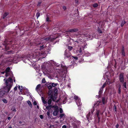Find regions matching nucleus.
Returning a JSON list of instances; mask_svg holds the SVG:
<instances>
[{
    "label": "nucleus",
    "mask_w": 128,
    "mask_h": 128,
    "mask_svg": "<svg viewBox=\"0 0 128 128\" xmlns=\"http://www.w3.org/2000/svg\"><path fill=\"white\" fill-rule=\"evenodd\" d=\"M10 68L9 67L7 68L6 70V77L8 76H10L7 80L6 78H4V80L5 81V82L6 86V87L7 88L8 90L6 91L7 92H8L10 90L12 84V79H14V81L15 82V78L13 76V75L12 73L11 72H10Z\"/></svg>",
    "instance_id": "obj_1"
},
{
    "label": "nucleus",
    "mask_w": 128,
    "mask_h": 128,
    "mask_svg": "<svg viewBox=\"0 0 128 128\" xmlns=\"http://www.w3.org/2000/svg\"><path fill=\"white\" fill-rule=\"evenodd\" d=\"M58 38V37L53 38L52 36L46 38H44L40 39V41H38L37 40L36 44V45L38 46V47L40 48V49L41 50L43 48L46 47L45 43L48 41H52Z\"/></svg>",
    "instance_id": "obj_2"
},
{
    "label": "nucleus",
    "mask_w": 128,
    "mask_h": 128,
    "mask_svg": "<svg viewBox=\"0 0 128 128\" xmlns=\"http://www.w3.org/2000/svg\"><path fill=\"white\" fill-rule=\"evenodd\" d=\"M74 99L76 100V102L78 106H80L82 105V103L80 102V99L77 96H74Z\"/></svg>",
    "instance_id": "obj_3"
},
{
    "label": "nucleus",
    "mask_w": 128,
    "mask_h": 128,
    "mask_svg": "<svg viewBox=\"0 0 128 128\" xmlns=\"http://www.w3.org/2000/svg\"><path fill=\"white\" fill-rule=\"evenodd\" d=\"M56 98L54 97L53 94H52L50 96V98H49L48 100V103L49 104H51V102L52 100L54 102L55 101V100L56 99Z\"/></svg>",
    "instance_id": "obj_4"
},
{
    "label": "nucleus",
    "mask_w": 128,
    "mask_h": 128,
    "mask_svg": "<svg viewBox=\"0 0 128 128\" xmlns=\"http://www.w3.org/2000/svg\"><path fill=\"white\" fill-rule=\"evenodd\" d=\"M47 62L49 65H52L53 66H54L56 67H58L59 65L56 62L52 60H50V61H48Z\"/></svg>",
    "instance_id": "obj_5"
},
{
    "label": "nucleus",
    "mask_w": 128,
    "mask_h": 128,
    "mask_svg": "<svg viewBox=\"0 0 128 128\" xmlns=\"http://www.w3.org/2000/svg\"><path fill=\"white\" fill-rule=\"evenodd\" d=\"M93 112L94 111H91V112H89L86 116L87 119L88 120V121H89L90 120H91Z\"/></svg>",
    "instance_id": "obj_6"
},
{
    "label": "nucleus",
    "mask_w": 128,
    "mask_h": 128,
    "mask_svg": "<svg viewBox=\"0 0 128 128\" xmlns=\"http://www.w3.org/2000/svg\"><path fill=\"white\" fill-rule=\"evenodd\" d=\"M106 85V83H104L103 85L102 86V88H101L100 89V90L99 91V95L98 96H96V98H98V96L100 97V95L102 94V91L103 90L104 88L105 87Z\"/></svg>",
    "instance_id": "obj_7"
},
{
    "label": "nucleus",
    "mask_w": 128,
    "mask_h": 128,
    "mask_svg": "<svg viewBox=\"0 0 128 128\" xmlns=\"http://www.w3.org/2000/svg\"><path fill=\"white\" fill-rule=\"evenodd\" d=\"M78 30L77 28H74L70 29L67 30L66 31V34H69L70 32H76L78 31Z\"/></svg>",
    "instance_id": "obj_8"
},
{
    "label": "nucleus",
    "mask_w": 128,
    "mask_h": 128,
    "mask_svg": "<svg viewBox=\"0 0 128 128\" xmlns=\"http://www.w3.org/2000/svg\"><path fill=\"white\" fill-rule=\"evenodd\" d=\"M124 73H120V75L119 79L120 82L123 83L124 82Z\"/></svg>",
    "instance_id": "obj_9"
},
{
    "label": "nucleus",
    "mask_w": 128,
    "mask_h": 128,
    "mask_svg": "<svg viewBox=\"0 0 128 128\" xmlns=\"http://www.w3.org/2000/svg\"><path fill=\"white\" fill-rule=\"evenodd\" d=\"M54 110L53 112V114L54 116H56L58 114L59 112L58 107L57 106H56L54 108Z\"/></svg>",
    "instance_id": "obj_10"
},
{
    "label": "nucleus",
    "mask_w": 128,
    "mask_h": 128,
    "mask_svg": "<svg viewBox=\"0 0 128 128\" xmlns=\"http://www.w3.org/2000/svg\"><path fill=\"white\" fill-rule=\"evenodd\" d=\"M56 70H55L54 69L52 68V69L51 70L48 69L47 70V72H47V73H52V74L54 73V74L56 73Z\"/></svg>",
    "instance_id": "obj_11"
},
{
    "label": "nucleus",
    "mask_w": 128,
    "mask_h": 128,
    "mask_svg": "<svg viewBox=\"0 0 128 128\" xmlns=\"http://www.w3.org/2000/svg\"><path fill=\"white\" fill-rule=\"evenodd\" d=\"M64 54L65 58H68L71 56V54L68 51L66 50Z\"/></svg>",
    "instance_id": "obj_12"
},
{
    "label": "nucleus",
    "mask_w": 128,
    "mask_h": 128,
    "mask_svg": "<svg viewBox=\"0 0 128 128\" xmlns=\"http://www.w3.org/2000/svg\"><path fill=\"white\" fill-rule=\"evenodd\" d=\"M108 98L107 97H103L102 98V101L103 104H105L107 102Z\"/></svg>",
    "instance_id": "obj_13"
},
{
    "label": "nucleus",
    "mask_w": 128,
    "mask_h": 128,
    "mask_svg": "<svg viewBox=\"0 0 128 128\" xmlns=\"http://www.w3.org/2000/svg\"><path fill=\"white\" fill-rule=\"evenodd\" d=\"M61 66L64 69V70H66L67 67L64 65V62H62L61 64Z\"/></svg>",
    "instance_id": "obj_14"
},
{
    "label": "nucleus",
    "mask_w": 128,
    "mask_h": 128,
    "mask_svg": "<svg viewBox=\"0 0 128 128\" xmlns=\"http://www.w3.org/2000/svg\"><path fill=\"white\" fill-rule=\"evenodd\" d=\"M66 116V115L64 113L61 114L60 115V118H62L63 120L65 118Z\"/></svg>",
    "instance_id": "obj_15"
},
{
    "label": "nucleus",
    "mask_w": 128,
    "mask_h": 128,
    "mask_svg": "<svg viewBox=\"0 0 128 128\" xmlns=\"http://www.w3.org/2000/svg\"><path fill=\"white\" fill-rule=\"evenodd\" d=\"M118 87V93L119 94H120L121 92V86L120 84H119Z\"/></svg>",
    "instance_id": "obj_16"
},
{
    "label": "nucleus",
    "mask_w": 128,
    "mask_h": 128,
    "mask_svg": "<svg viewBox=\"0 0 128 128\" xmlns=\"http://www.w3.org/2000/svg\"><path fill=\"white\" fill-rule=\"evenodd\" d=\"M71 120H73V121H74V122H78V123L79 124H80V122H79L77 120H76V119L74 117H71Z\"/></svg>",
    "instance_id": "obj_17"
},
{
    "label": "nucleus",
    "mask_w": 128,
    "mask_h": 128,
    "mask_svg": "<svg viewBox=\"0 0 128 128\" xmlns=\"http://www.w3.org/2000/svg\"><path fill=\"white\" fill-rule=\"evenodd\" d=\"M38 52H39L38 53V54H37V51H36L34 53L35 54H34L36 55V56H41L43 54V53H40V51H38Z\"/></svg>",
    "instance_id": "obj_18"
},
{
    "label": "nucleus",
    "mask_w": 128,
    "mask_h": 128,
    "mask_svg": "<svg viewBox=\"0 0 128 128\" xmlns=\"http://www.w3.org/2000/svg\"><path fill=\"white\" fill-rule=\"evenodd\" d=\"M41 98L42 101L43 103L45 104H46L47 103V102L44 100V98L42 96L41 97Z\"/></svg>",
    "instance_id": "obj_19"
},
{
    "label": "nucleus",
    "mask_w": 128,
    "mask_h": 128,
    "mask_svg": "<svg viewBox=\"0 0 128 128\" xmlns=\"http://www.w3.org/2000/svg\"><path fill=\"white\" fill-rule=\"evenodd\" d=\"M126 84V82H124L123 84V86L124 87L123 88H124V90H126L127 88Z\"/></svg>",
    "instance_id": "obj_20"
},
{
    "label": "nucleus",
    "mask_w": 128,
    "mask_h": 128,
    "mask_svg": "<svg viewBox=\"0 0 128 128\" xmlns=\"http://www.w3.org/2000/svg\"><path fill=\"white\" fill-rule=\"evenodd\" d=\"M4 94V91H0V97H2Z\"/></svg>",
    "instance_id": "obj_21"
},
{
    "label": "nucleus",
    "mask_w": 128,
    "mask_h": 128,
    "mask_svg": "<svg viewBox=\"0 0 128 128\" xmlns=\"http://www.w3.org/2000/svg\"><path fill=\"white\" fill-rule=\"evenodd\" d=\"M122 54L123 56H125V54L124 50V48H122Z\"/></svg>",
    "instance_id": "obj_22"
},
{
    "label": "nucleus",
    "mask_w": 128,
    "mask_h": 128,
    "mask_svg": "<svg viewBox=\"0 0 128 128\" xmlns=\"http://www.w3.org/2000/svg\"><path fill=\"white\" fill-rule=\"evenodd\" d=\"M8 13H5L3 16V18L4 19L8 15Z\"/></svg>",
    "instance_id": "obj_23"
},
{
    "label": "nucleus",
    "mask_w": 128,
    "mask_h": 128,
    "mask_svg": "<svg viewBox=\"0 0 128 128\" xmlns=\"http://www.w3.org/2000/svg\"><path fill=\"white\" fill-rule=\"evenodd\" d=\"M52 85V87H54L56 86V85L58 84V83H52V84H51Z\"/></svg>",
    "instance_id": "obj_24"
},
{
    "label": "nucleus",
    "mask_w": 128,
    "mask_h": 128,
    "mask_svg": "<svg viewBox=\"0 0 128 128\" xmlns=\"http://www.w3.org/2000/svg\"><path fill=\"white\" fill-rule=\"evenodd\" d=\"M47 114L48 118H51L49 111H48L47 112Z\"/></svg>",
    "instance_id": "obj_25"
},
{
    "label": "nucleus",
    "mask_w": 128,
    "mask_h": 128,
    "mask_svg": "<svg viewBox=\"0 0 128 128\" xmlns=\"http://www.w3.org/2000/svg\"><path fill=\"white\" fill-rule=\"evenodd\" d=\"M18 88L19 89L20 92H21L22 91L23 88L22 86H18Z\"/></svg>",
    "instance_id": "obj_26"
},
{
    "label": "nucleus",
    "mask_w": 128,
    "mask_h": 128,
    "mask_svg": "<svg viewBox=\"0 0 128 128\" xmlns=\"http://www.w3.org/2000/svg\"><path fill=\"white\" fill-rule=\"evenodd\" d=\"M51 108V106H48L46 107V108L48 110V111H49V110Z\"/></svg>",
    "instance_id": "obj_27"
},
{
    "label": "nucleus",
    "mask_w": 128,
    "mask_h": 128,
    "mask_svg": "<svg viewBox=\"0 0 128 128\" xmlns=\"http://www.w3.org/2000/svg\"><path fill=\"white\" fill-rule=\"evenodd\" d=\"M52 87V85L51 84L49 85L48 86V88L49 90L51 89Z\"/></svg>",
    "instance_id": "obj_28"
},
{
    "label": "nucleus",
    "mask_w": 128,
    "mask_h": 128,
    "mask_svg": "<svg viewBox=\"0 0 128 128\" xmlns=\"http://www.w3.org/2000/svg\"><path fill=\"white\" fill-rule=\"evenodd\" d=\"M125 23L126 22L124 20H122L121 24V26L122 27Z\"/></svg>",
    "instance_id": "obj_29"
},
{
    "label": "nucleus",
    "mask_w": 128,
    "mask_h": 128,
    "mask_svg": "<svg viewBox=\"0 0 128 128\" xmlns=\"http://www.w3.org/2000/svg\"><path fill=\"white\" fill-rule=\"evenodd\" d=\"M27 102L28 103V104L30 106H32V103H31V102L30 101H29V100Z\"/></svg>",
    "instance_id": "obj_30"
},
{
    "label": "nucleus",
    "mask_w": 128,
    "mask_h": 128,
    "mask_svg": "<svg viewBox=\"0 0 128 128\" xmlns=\"http://www.w3.org/2000/svg\"><path fill=\"white\" fill-rule=\"evenodd\" d=\"M77 52L80 53H81L82 52V49L81 48H80L79 50H77Z\"/></svg>",
    "instance_id": "obj_31"
},
{
    "label": "nucleus",
    "mask_w": 128,
    "mask_h": 128,
    "mask_svg": "<svg viewBox=\"0 0 128 128\" xmlns=\"http://www.w3.org/2000/svg\"><path fill=\"white\" fill-rule=\"evenodd\" d=\"M59 111H60V114H62V113L63 112V110L61 108H60Z\"/></svg>",
    "instance_id": "obj_32"
},
{
    "label": "nucleus",
    "mask_w": 128,
    "mask_h": 128,
    "mask_svg": "<svg viewBox=\"0 0 128 128\" xmlns=\"http://www.w3.org/2000/svg\"><path fill=\"white\" fill-rule=\"evenodd\" d=\"M100 112V110H97L96 114V115L97 116H100L99 115Z\"/></svg>",
    "instance_id": "obj_33"
},
{
    "label": "nucleus",
    "mask_w": 128,
    "mask_h": 128,
    "mask_svg": "<svg viewBox=\"0 0 128 128\" xmlns=\"http://www.w3.org/2000/svg\"><path fill=\"white\" fill-rule=\"evenodd\" d=\"M37 18H38L40 16V13L39 12H37L36 15Z\"/></svg>",
    "instance_id": "obj_34"
},
{
    "label": "nucleus",
    "mask_w": 128,
    "mask_h": 128,
    "mask_svg": "<svg viewBox=\"0 0 128 128\" xmlns=\"http://www.w3.org/2000/svg\"><path fill=\"white\" fill-rule=\"evenodd\" d=\"M2 100L3 102L4 103H6L7 102V100L4 98Z\"/></svg>",
    "instance_id": "obj_35"
},
{
    "label": "nucleus",
    "mask_w": 128,
    "mask_h": 128,
    "mask_svg": "<svg viewBox=\"0 0 128 128\" xmlns=\"http://www.w3.org/2000/svg\"><path fill=\"white\" fill-rule=\"evenodd\" d=\"M66 97H65L64 98V100H63V104H65L66 102Z\"/></svg>",
    "instance_id": "obj_36"
},
{
    "label": "nucleus",
    "mask_w": 128,
    "mask_h": 128,
    "mask_svg": "<svg viewBox=\"0 0 128 128\" xmlns=\"http://www.w3.org/2000/svg\"><path fill=\"white\" fill-rule=\"evenodd\" d=\"M68 48L70 50H71L72 48V47L71 46H68Z\"/></svg>",
    "instance_id": "obj_37"
},
{
    "label": "nucleus",
    "mask_w": 128,
    "mask_h": 128,
    "mask_svg": "<svg viewBox=\"0 0 128 128\" xmlns=\"http://www.w3.org/2000/svg\"><path fill=\"white\" fill-rule=\"evenodd\" d=\"M40 84H38L36 86V90H37V89H38L40 87Z\"/></svg>",
    "instance_id": "obj_38"
},
{
    "label": "nucleus",
    "mask_w": 128,
    "mask_h": 128,
    "mask_svg": "<svg viewBox=\"0 0 128 128\" xmlns=\"http://www.w3.org/2000/svg\"><path fill=\"white\" fill-rule=\"evenodd\" d=\"M98 33L99 34H102V31L100 29L98 30Z\"/></svg>",
    "instance_id": "obj_39"
},
{
    "label": "nucleus",
    "mask_w": 128,
    "mask_h": 128,
    "mask_svg": "<svg viewBox=\"0 0 128 128\" xmlns=\"http://www.w3.org/2000/svg\"><path fill=\"white\" fill-rule=\"evenodd\" d=\"M41 3V2H38L37 4V6H40Z\"/></svg>",
    "instance_id": "obj_40"
},
{
    "label": "nucleus",
    "mask_w": 128,
    "mask_h": 128,
    "mask_svg": "<svg viewBox=\"0 0 128 128\" xmlns=\"http://www.w3.org/2000/svg\"><path fill=\"white\" fill-rule=\"evenodd\" d=\"M98 6V4L96 3L94 4L93 5V6L94 7H97Z\"/></svg>",
    "instance_id": "obj_41"
},
{
    "label": "nucleus",
    "mask_w": 128,
    "mask_h": 128,
    "mask_svg": "<svg viewBox=\"0 0 128 128\" xmlns=\"http://www.w3.org/2000/svg\"><path fill=\"white\" fill-rule=\"evenodd\" d=\"M101 102V101H98L96 103V104H97L98 106L99 105V104Z\"/></svg>",
    "instance_id": "obj_42"
},
{
    "label": "nucleus",
    "mask_w": 128,
    "mask_h": 128,
    "mask_svg": "<svg viewBox=\"0 0 128 128\" xmlns=\"http://www.w3.org/2000/svg\"><path fill=\"white\" fill-rule=\"evenodd\" d=\"M98 118V122H99L100 120V116H97Z\"/></svg>",
    "instance_id": "obj_43"
},
{
    "label": "nucleus",
    "mask_w": 128,
    "mask_h": 128,
    "mask_svg": "<svg viewBox=\"0 0 128 128\" xmlns=\"http://www.w3.org/2000/svg\"><path fill=\"white\" fill-rule=\"evenodd\" d=\"M62 8L64 10H66V6H63L62 7Z\"/></svg>",
    "instance_id": "obj_44"
},
{
    "label": "nucleus",
    "mask_w": 128,
    "mask_h": 128,
    "mask_svg": "<svg viewBox=\"0 0 128 128\" xmlns=\"http://www.w3.org/2000/svg\"><path fill=\"white\" fill-rule=\"evenodd\" d=\"M75 2L76 4H78V0H75Z\"/></svg>",
    "instance_id": "obj_45"
},
{
    "label": "nucleus",
    "mask_w": 128,
    "mask_h": 128,
    "mask_svg": "<svg viewBox=\"0 0 128 128\" xmlns=\"http://www.w3.org/2000/svg\"><path fill=\"white\" fill-rule=\"evenodd\" d=\"M13 58H12L9 59V60H8V61L10 62H12L13 61Z\"/></svg>",
    "instance_id": "obj_46"
},
{
    "label": "nucleus",
    "mask_w": 128,
    "mask_h": 128,
    "mask_svg": "<svg viewBox=\"0 0 128 128\" xmlns=\"http://www.w3.org/2000/svg\"><path fill=\"white\" fill-rule=\"evenodd\" d=\"M42 82L43 83H45V78H43L42 79Z\"/></svg>",
    "instance_id": "obj_47"
},
{
    "label": "nucleus",
    "mask_w": 128,
    "mask_h": 128,
    "mask_svg": "<svg viewBox=\"0 0 128 128\" xmlns=\"http://www.w3.org/2000/svg\"><path fill=\"white\" fill-rule=\"evenodd\" d=\"M40 117L41 119H42L43 118V116L42 115H40Z\"/></svg>",
    "instance_id": "obj_48"
},
{
    "label": "nucleus",
    "mask_w": 128,
    "mask_h": 128,
    "mask_svg": "<svg viewBox=\"0 0 128 128\" xmlns=\"http://www.w3.org/2000/svg\"><path fill=\"white\" fill-rule=\"evenodd\" d=\"M17 89V86H15L14 88V91H16V90Z\"/></svg>",
    "instance_id": "obj_49"
},
{
    "label": "nucleus",
    "mask_w": 128,
    "mask_h": 128,
    "mask_svg": "<svg viewBox=\"0 0 128 128\" xmlns=\"http://www.w3.org/2000/svg\"><path fill=\"white\" fill-rule=\"evenodd\" d=\"M49 18L48 17H47L46 19V21L48 22L49 21Z\"/></svg>",
    "instance_id": "obj_50"
},
{
    "label": "nucleus",
    "mask_w": 128,
    "mask_h": 128,
    "mask_svg": "<svg viewBox=\"0 0 128 128\" xmlns=\"http://www.w3.org/2000/svg\"><path fill=\"white\" fill-rule=\"evenodd\" d=\"M33 104L34 105H36L37 104L36 102V101H34L33 102Z\"/></svg>",
    "instance_id": "obj_51"
},
{
    "label": "nucleus",
    "mask_w": 128,
    "mask_h": 128,
    "mask_svg": "<svg viewBox=\"0 0 128 128\" xmlns=\"http://www.w3.org/2000/svg\"><path fill=\"white\" fill-rule=\"evenodd\" d=\"M114 110H115L116 112V108L115 106H114Z\"/></svg>",
    "instance_id": "obj_52"
},
{
    "label": "nucleus",
    "mask_w": 128,
    "mask_h": 128,
    "mask_svg": "<svg viewBox=\"0 0 128 128\" xmlns=\"http://www.w3.org/2000/svg\"><path fill=\"white\" fill-rule=\"evenodd\" d=\"M66 125H64L62 126V128H66Z\"/></svg>",
    "instance_id": "obj_53"
},
{
    "label": "nucleus",
    "mask_w": 128,
    "mask_h": 128,
    "mask_svg": "<svg viewBox=\"0 0 128 128\" xmlns=\"http://www.w3.org/2000/svg\"><path fill=\"white\" fill-rule=\"evenodd\" d=\"M74 59H75L76 60H77L78 59V58L76 56H75L74 57Z\"/></svg>",
    "instance_id": "obj_54"
},
{
    "label": "nucleus",
    "mask_w": 128,
    "mask_h": 128,
    "mask_svg": "<svg viewBox=\"0 0 128 128\" xmlns=\"http://www.w3.org/2000/svg\"><path fill=\"white\" fill-rule=\"evenodd\" d=\"M108 84H111L112 82H110V81H109L108 82Z\"/></svg>",
    "instance_id": "obj_55"
},
{
    "label": "nucleus",
    "mask_w": 128,
    "mask_h": 128,
    "mask_svg": "<svg viewBox=\"0 0 128 128\" xmlns=\"http://www.w3.org/2000/svg\"><path fill=\"white\" fill-rule=\"evenodd\" d=\"M11 119V118L10 117H8V120H10Z\"/></svg>",
    "instance_id": "obj_56"
},
{
    "label": "nucleus",
    "mask_w": 128,
    "mask_h": 128,
    "mask_svg": "<svg viewBox=\"0 0 128 128\" xmlns=\"http://www.w3.org/2000/svg\"><path fill=\"white\" fill-rule=\"evenodd\" d=\"M118 126H118V124H117L116 125V128H118Z\"/></svg>",
    "instance_id": "obj_57"
},
{
    "label": "nucleus",
    "mask_w": 128,
    "mask_h": 128,
    "mask_svg": "<svg viewBox=\"0 0 128 128\" xmlns=\"http://www.w3.org/2000/svg\"><path fill=\"white\" fill-rule=\"evenodd\" d=\"M86 48V46H84V47H83V49H84V48Z\"/></svg>",
    "instance_id": "obj_58"
},
{
    "label": "nucleus",
    "mask_w": 128,
    "mask_h": 128,
    "mask_svg": "<svg viewBox=\"0 0 128 128\" xmlns=\"http://www.w3.org/2000/svg\"><path fill=\"white\" fill-rule=\"evenodd\" d=\"M5 72H2V74H4Z\"/></svg>",
    "instance_id": "obj_59"
},
{
    "label": "nucleus",
    "mask_w": 128,
    "mask_h": 128,
    "mask_svg": "<svg viewBox=\"0 0 128 128\" xmlns=\"http://www.w3.org/2000/svg\"><path fill=\"white\" fill-rule=\"evenodd\" d=\"M14 111H16V109H14Z\"/></svg>",
    "instance_id": "obj_60"
},
{
    "label": "nucleus",
    "mask_w": 128,
    "mask_h": 128,
    "mask_svg": "<svg viewBox=\"0 0 128 128\" xmlns=\"http://www.w3.org/2000/svg\"><path fill=\"white\" fill-rule=\"evenodd\" d=\"M79 62H81V61H80H80H79Z\"/></svg>",
    "instance_id": "obj_61"
},
{
    "label": "nucleus",
    "mask_w": 128,
    "mask_h": 128,
    "mask_svg": "<svg viewBox=\"0 0 128 128\" xmlns=\"http://www.w3.org/2000/svg\"><path fill=\"white\" fill-rule=\"evenodd\" d=\"M82 60H84V59H82Z\"/></svg>",
    "instance_id": "obj_62"
},
{
    "label": "nucleus",
    "mask_w": 128,
    "mask_h": 128,
    "mask_svg": "<svg viewBox=\"0 0 128 128\" xmlns=\"http://www.w3.org/2000/svg\"><path fill=\"white\" fill-rule=\"evenodd\" d=\"M9 128H12L11 127H9Z\"/></svg>",
    "instance_id": "obj_63"
},
{
    "label": "nucleus",
    "mask_w": 128,
    "mask_h": 128,
    "mask_svg": "<svg viewBox=\"0 0 128 128\" xmlns=\"http://www.w3.org/2000/svg\"><path fill=\"white\" fill-rule=\"evenodd\" d=\"M20 123H21V122H20Z\"/></svg>",
    "instance_id": "obj_64"
}]
</instances>
